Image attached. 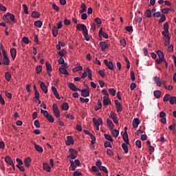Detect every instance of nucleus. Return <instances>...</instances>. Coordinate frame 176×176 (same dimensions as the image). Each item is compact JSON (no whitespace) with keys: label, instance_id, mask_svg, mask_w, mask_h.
<instances>
[{"label":"nucleus","instance_id":"1","mask_svg":"<svg viewBox=\"0 0 176 176\" xmlns=\"http://www.w3.org/2000/svg\"><path fill=\"white\" fill-rule=\"evenodd\" d=\"M3 64H4V65H9L10 60H9V58H8V54L5 50H3Z\"/></svg>","mask_w":176,"mask_h":176},{"label":"nucleus","instance_id":"2","mask_svg":"<svg viewBox=\"0 0 176 176\" xmlns=\"http://www.w3.org/2000/svg\"><path fill=\"white\" fill-rule=\"evenodd\" d=\"M52 111L56 116V118H60V109H58V107H57L56 104H54L52 105Z\"/></svg>","mask_w":176,"mask_h":176},{"label":"nucleus","instance_id":"3","mask_svg":"<svg viewBox=\"0 0 176 176\" xmlns=\"http://www.w3.org/2000/svg\"><path fill=\"white\" fill-rule=\"evenodd\" d=\"M114 103H115L116 111L118 112V113H119V112H122V111H123V107H122V104L119 102V100H115Z\"/></svg>","mask_w":176,"mask_h":176},{"label":"nucleus","instance_id":"4","mask_svg":"<svg viewBox=\"0 0 176 176\" xmlns=\"http://www.w3.org/2000/svg\"><path fill=\"white\" fill-rule=\"evenodd\" d=\"M31 142L34 146V148H35L36 151H37V152H38L39 153H42L43 152V148H42L41 146L36 144V143H35V142H34V141H32Z\"/></svg>","mask_w":176,"mask_h":176},{"label":"nucleus","instance_id":"5","mask_svg":"<svg viewBox=\"0 0 176 176\" xmlns=\"http://www.w3.org/2000/svg\"><path fill=\"white\" fill-rule=\"evenodd\" d=\"M68 87H69V89H70V90H72L73 91H80V89H78V87H76L75 84H74L72 82H69L68 84Z\"/></svg>","mask_w":176,"mask_h":176},{"label":"nucleus","instance_id":"6","mask_svg":"<svg viewBox=\"0 0 176 176\" xmlns=\"http://www.w3.org/2000/svg\"><path fill=\"white\" fill-rule=\"evenodd\" d=\"M99 36H103L105 39H108L109 38V36H108V34L105 33V32L102 31V28H100L99 32H98Z\"/></svg>","mask_w":176,"mask_h":176},{"label":"nucleus","instance_id":"7","mask_svg":"<svg viewBox=\"0 0 176 176\" xmlns=\"http://www.w3.org/2000/svg\"><path fill=\"white\" fill-rule=\"evenodd\" d=\"M99 46L101 47L102 52H104V50H106V49H108V47H109V45L107 44L105 41H101L99 43Z\"/></svg>","mask_w":176,"mask_h":176},{"label":"nucleus","instance_id":"8","mask_svg":"<svg viewBox=\"0 0 176 176\" xmlns=\"http://www.w3.org/2000/svg\"><path fill=\"white\" fill-rule=\"evenodd\" d=\"M74 138L72 136H67V141H66V145L67 146H69V145H74Z\"/></svg>","mask_w":176,"mask_h":176},{"label":"nucleus","instance_id":"9","mask_svg":"<svg viewBox=\"0 0 176 176\" xmlns=\"http://www.w3.org/2000/svg\"><path fill=\"white\" fill-rule=\"evenodd\" d=\"M4 160L6 163H7V164H9L10 166H13V164H14V163H13V160H12V157H10V156H6L4 158Z\"/></svg>","mask_w":176,"mask_h":176},{"label":"nucleus","instance_id":"10","mask_svg":"<svg viewBox=\"0 0 176 176\" xmlns=\"http://www.w3.org/2000/svg\"><path fill=\"white\" fill-rule=\"evenodd\" d=\"M10 53L11 54V57L13 60H14V58H16V56L17 54V50H16V48H11L10 50Z\"/></svg>","mask_w":176,"mask_h":176},{"label":"nucleus","instance_id":"11","mask_svg":"<svg viewBox=\"0 0 176 176\" xmlns=\"http://www.w3.org/2000/svg\"><path fill=\"white\" fill-rule=\"evenodd\" d=\"M82 97H89L90 96V91L87 89H80Z\"/></svg>","mask_w":176,"mask_h":176},{"label":"nucleus","instance_id":"12","mask_svg":"<svg viewBox=\"0 0 176 176\" xmlns=\"http://www.w3.org/2000/svg\"><path fill=\"white\" fill-rule=\"evenodd\" d=\"M6 17H9L11 21H13V23H16L14 22V14L10 12H7L6 14L3 16V19H6Z\"/></svg>","mask_w":176,"mask_h":176},{"label":"nucleus","instance_id":"13","mask_svg":"<svg viewBox=\"0 0 176 176\" xmlns=\"http://www.w3.org/2000/svg\"><path fill=\"white\" fill-rule=\"evenodd\" d=\"M40 87L45 94H47V87L45 85V82H41Z\"/></svg>","mask_w":176,"mask_h":176},{"label":"nucleus","instance_id":"14","mask_svg":"<svg viewBox=\"0 0 176 176\" xmlns=\"http://www.w3.org/2000/svg\"><path fill=\"white\" fill-rule=\"evenodd\" d=\"M122 138L124 142L126 144V145H129V144H130V142H129V135L127 134V131L124 132Z\"/></svg>","mask_w":176,"mask_h":176},{"label":"nucleus","instance_id":"15","mask_svg":"<svg viewBox=\"0 0 176 176\" xmlns=\"http://www.w3.org/2000/svg\"><path fill=\"white\" fill-rule=\"evenodd\" d=\"M43 170L45 171H47V173H50L52 168H50V166L47 163H43Z\"/></svg>","mask_w":176,"mask_h":176},{"label":"nucleus","instance_id":"16","mask_svg":"<svg viewBox=\"0 0 176 176\" xmlns=\"http://www.w3.org/2000/svg\"><path fill=\"white\" fill-rule=\"evenodd\" d=\"M111 104V100H109V97L104 96L103 97V105L107 106Z\"/></svg>","mask_w":176,"mask_h":176},{"label":"nucleus","instance_id":"17","mask_svg":"<svg viewBox=\"0 0 176 176\" xmlns=\"http://www.w3.org/2000/svg\"><path fill=\"white\" fill-rule=\"evenodd\" d=\"M24 164L25 167H30L31 166V157H28L24 160Z\"/></svg>","mask_w":176,"mask_h":176},{"label":"nucleus","instance_id":"18","mask_svg":"<svg viewBox=\"0 0 176 176\" xmlns=\"http://www.w3.org/2000/svg\"><path fill=\"white\" fill-rule=\"evenodd\" d=\"M107 124H108L110 130L113 129V127H115L113 122H112V120H111L109 118L107 119Z\"/></svg>","mask_w":176,"mask_h":176},{"label":"nucleus","instance_id":"19","mask_svg":"<svg viewBox=\"0 0 176 176\" xmlns=\"http://www.w3.org/2000/svg\"><path fill=\"white\" fill-rule=\"evenodd\" d=\"M154 82L156 83L158 87H160V86H162V81H160V78L155 76L154 78Z\"/></svg>","mask_w":176,"mask_h":176},{"label":"nucleus","instance_id":"20","mask_svg":"<svg viewBox=\"0 0 176 176\" xmlns=\"http://www.w3.org/2000/svg\"><path fill=\"white\" fill-rule=\"evenodd\" d=\"M138 124H140V119L134 118L133 120V126L134 128L138 127Z\"/></svg>","mask_w":176,"mask_h":176},{"label":"nucleus","instance_id":"21","mask_svg":"<svg viewBox=\"0 0 176 176\" xmlns=\"http://www.w3.org/2000/svg\"><path fill=\"white\" fill-rule=\"evenodd\" d=\"M81 10H80V13H85L86 12V9H87V6L85 3H82L80 5Z\"/></svg>","mask_w":176,"mask_h":176},{"label":"nucleus","instance_id":"22","mask_svg":"<svg viewBox=\"0 0 176 176\" xmlns=\"http://www.w3.org/2000/svg\"><path fill=\"white\" fill-rule=\"evenodd\" d=\"M102 108V103L100 100H98V104L95 106V111H98Z\"/></svg>","mask_w":176,"mask_h":176},{"label":"nucleus","instance_id":"23","mask_svg":"<svg viewBox=\"0 0 176 176\" xmlns=\"http://www.w3.org/2000/svg\"><path fill=\"white\" fill-rule=\"evenodd\" d=\"M41 14L39 12H38V11H33L32 12V17L33 19H38V17H40Z\"/></svg>","mask_w":176,"mask_h":176},{"label":"nucleus","instance_id":"24","mask_svg":"<svg viewBox=\"0 0 176 176\" xmlns=\"http://www.w3.org/2000/svg\"><path fill=\"white\" fill-rule=\"evenodd\" d=\"M43 25V23L41 21H34V26L37 28H42V25Z\"/></svg>","mask_w":176,"mask_h":176},{"label":"nucleus","instance_id":"25","mask_svg":"<svg viewBox=\"0 0 176 176\" xmlns=\"http://www.w3.org/2000/svg\"><path fill=\"white\" fill-rule=\"evenodd\" d=\"M58 34V29L57 28V27L53 26V28H52L53 36H54L56 38V36H57Z\"/></svg>","mask_w":176,"mask_h":176},{"label":"nucleus","instance_id":"26","mask_svg":"<svg viewBox=\"0 0 176 176\" xmlns=\"http://www.w3.org/2000/svg\"><path fill=\"white\" fill-rule=\"evenodd\" d=\"M157 54L159 58H160L161 60H165L164 54H163V52L158 50V51H157Z\"/></svg>","mask_w":176,"mask_h":176},{"label":"nucleus","instance_id":"27","mask_svg":"<svg viewBox=\"0 0 176 176\" xmlns=\"http://www.w3.org/2000/svg\"><path fill=\"white\" fill-rule=\"evenodd\" d=\"M110 130H111V132L112 133L113 137H115L116 138V137L119 135V131H117L116 129H113V128Z\"/></svg>","mask_w":176,"mask_h":176},{"label":"nucleus","instance_id":"28","mask_svg":"<svg viewBox=\"0 0 176 176\" xmlns=\"http://www.w3.org/2000/svg\"><path fill=\"white\" fill-rule=\"evenodd\" d=\"M145 16L146 17L151 19V17H152V10H151V9L146 10L145 12Z\"/></svg>","mask_w":176,"mask_h":176},{"label":"nucleus","instance_id":"29","mask_svg":"<svg viewBox=\"0 0 176 176\" xmlns=\"http://www.w3.org/2000/svg\"><path fill=\"white\" fill-rule=\"evenodd\" d=\"M59 72H60V74H63V75H69L68 71H67V69L64 67H60Z\"/></svg>","mask_w":176,"mask_h":176},{"label":"nucleus","instance_id":"30","mask_svg":"<svg viewBox=\"0 0 176 176\" xmlns=\"http://www.w3.org/2000/svg\"><path fill=\"white\" fill-rule=\"evenodd\" d=\"M169 102L171 105H174L176 102V97L175 96H170L169 98Z\"/></svg>","mask_w":176,"mask_h":176},{"label":"nucleus","instance_id":"31","mask_svg":"<svg viewBox=\"0 0 176 176\" xmlns=\"http://www.w3.org/2000/svg\"><path fill=\"white\" fill-rule=\"evenodd\" d=\"M62 109L63 111H68V109H69V106L68 105V103L63 102L62 104Z\"/></svg>","mask_w":176,"mask_h":176},{"label":"nucleus","instance_id":"32","mask_svg":"<svg viewBox=\"0 0 176 176\" xmlns=\"http://www.w3.org/2000/svg\"><path fill=\"white\" fill-rule=\"evenodd\" d=\"M122 148L124 151L125 153H129V146L126 143H122Z\"/></svg>","mask_w":176,"mask_h":176},{"label":"nucleus","instance_id":"33","mask_svg":"<svg viewBox=\"0 0 176 176\" xmlns=\"http://www.w3.org/2000/svg\"><path fill=\"white\" fill-rule=\"evenodd\" d=\"M162 96V91L157 90L154 91V96L155 97V98H160Z\"/></svg>","mask_w":176,"mask_h":176},{"label":"nucleus","instance_id":"34","mask_svg":"<svg viewBox=\"0 0 176 176\" xmlns=\"http://www.w3.org/2000/svg\"><path fill=\"white\" fill-rule=\"evenodd\" d=\"M168 22H166L164 24V31H162V32H166L167 34H168L169 31H168Z\"/></svg>","mask_w":176,"mask_h":176},{"label":"nucleus","instance_id":"35","mask_svg":"<svg viewBox=\"0 0 176 176\" xmlns=\"http://www.w3.org/2000/svg\"><path fill=\"white\" fill-rule=\"evenodd\" d=\"M45 67L47 72L50 71V72H52V65H50L49 61L45 62Z\"/></svg>","mask_w":176,"mask_h":176},{"label":"nucleus","instance_id":"36","mask_svg":"<svg viewBox=\"0 0 176 176\" xmlns=\"http://www.w3.org/2000/svg\"><path fill=\"white\" fill-rule=\"evenodd\" d=\"M58 56L60 57H64L67 54V50H62L58 52Z\"/></svg>","mask_w":176,"mask_h":176},{"label":"nucleus","instance_id":"37","mask_svg":"<svg viewBox=\"0 0 176 176\" xmlns=\"http://www.w3.org/2000/svg\"><path fill=\"white\" fill-rule=\"evenodd\" d=\"M107 67L109 68V69H111V71H113L114 67H113V63L112 61H109V63L106 65Z\"/></svg>","mask_w":176,"mask_h":176},{"label":"nucleus","instance_id":"38","mask_svg":"<svg viewBox=\"0 0 176 176\" xmlns=\"http://www.w3.org/2000/svg\"><path fill=\"white\" fill-rule=\"evenodd\" d=\"M5 78L8 82H10V79L12 78V75H10V73L6 72L5 73Z\"/></svg>","mask_w":176,"mask_h":176},{"label":"nucleus","instance_id":"39","mask_svg":"<svg viewBox=\"0 0 176 176\" xmlns=\"http://www.w3.org/2000/svg\"><path fill=\"white\" fill-rule=\"evenodd\" d=\"M105 140L107 141H110V142H112L113 141V139H112V136L108 134H104V135Z\"/></svg>","mask_w":176,"mask_h":176},{"label":"nucleus","instance_id":"40","mask_svg":"<svg viewBox=\"0 0 176 176\" xmlns=\"http://www.w3.org/2000/svg\"><path fill=\"white\" fill-rule=\"evenodd\" d=\"M109 93H110L113 97L116 96V90H115L113 88L109 89Z\"/></svg>","mask_w":176,"mask_h":176},{"label":"nucleus","instance_id":"41","mask_svg":"<svg viewBox=\"0 0 176 176\" xmlns=\"http://www.w3.org/2000/svg\"><path fill=\"white\" fill-rule=\"evenodd\" d=\"M87 71L88 72V78L90 79V80H93L92 74H91V69L90 68L87 67Z\"/></svg>","mask_w":176,"mask_h":176},{"label":"nucleus","instance_id":"42","mask_svg":"<svg viewBox=\"0 0 176 176\" xmlns=\"http://www.w3.org/2000/svg\"><path fill=\"white\" fill-rule=\"evenodd\" d=\"M85 25V24H81V23L77 24L76 29L78 30V31H82V30H83Z\"/></svg>","mask_w":176,"mask_h":176},{"label":"nucleus","instance_id":"43","mask_svg":"<svg viewBox=\"0 0 176 176\" xmlns=\"http://www.w3.org/2000/svg\"><path fill=\"white\" fill-rule=\"evenodd\" d=\"M46 119L50 122V123H53L54 122V118H53V116L50 114L47 117Z\"/></svg>","mask_w":176,"mask_h":176},{"label":"nucleus","instance_id":"44","mask_svg":"<svg viewBox=\"0 0 176 176\" xmlns=\"http://www.w3.org/2000/svg\"><path fill=\"white\" fill-rule=\"evenodd\" d=\"M22 6L23 8L24 13H25V14H29L30 12H28V7L27 6V5L23 4Z\"/></svg>","mask_w":176,"mask_h":176},{"label":"nucleus","instance_id":"45","mask_svg":"<svg viewBox=\"0 0 176 176\" xmlns=\"http://www.w3.org/2000/svg\"><path fill=\"white\" fill-rule=\"evenodd\" d=\"M83 67L82 66H77L73 69L74 72H78V71H82Z\"/></svg>","mask_w":176,"mask_h":176},{"label":"nucleus","instance_id":"46","mask_svg":"<svg viewBox=\"0 0 176 176\" xmlns=\"http://www.w3.org/2000/svg\"><path fill=\"white\" fill-rule=\"evenodd\" d=\"M92 122L94 124V126H100V122L99 120L96 118H92Z\"/></svg>","mask_w":176,"mask_h":176},{"label":"nucleus","instance_id":"47","mask_svg":"<svg viewBox=\"0 0 176 176\" xmlns=\"http://www.w3.org/2000/svg\"><path fill=\"white\" fill-rule=\"evenodd\" d=\"M41 113H43V115H44V116L47 118V117H48L50 116L49 112H47V111L46 110H43L41 109Z\"/></svg>","mask_w":176,"mask_h":176},{"label":"nucleus","instance_id":"48","mask_svg":"<svg viewBox=\"0 0 176 176\" xmlns=\"http://www.w3.org/2000/svg\"><path fill=\"white\" fill-rule=\"evenodd\" d=\"M164 21H166V15H164V14H163L161 16L159 23H160V24H162V23H164Z\"/></svg>","mask_w":176,"mask_h":176},{"label":"nucleus","instance_id":"49","mask_svg":"<svg viewBox=\"0 0 176 176\" xmlns=\"http://www.w3.org/2000/svg\"><path fill=\"white\" fill-rule=\"evenodd\" d=\"M170 101V95L168 94H166L164 96V99L163 101L164 102H167V101Z\"/></svg>","mask_w":176,"mask_h":176},{"label":"nucleus","instance_id":"50","mask_svg":"<svg viewBox=\"0 0 176 176\" xmlns=\"http://www.w3.org/2000/svg\"><path fill=\"white\" fill-rule=\"evenodd\" d=\"M104 148H112V144L109 141H106L104 143Z\"/></svg>","mask_w":176,"mask_h":176},{"label":"nucleus","instance_id":"51","mask_svg":"<svg viewBox=\"0 0 176 176\" xmlns=\"http://www.w3.org/2000/svg\"><path fill=\"white\" fill-rule=\"evenodd\" d=\"M99 170L100 171H103V173H106V174H108V169H107V167L105 166H100V168H99Z\"/></svg>","mask_w":176,"mask_h":176},{"label":"nucleus","instance_id":"52","mask_svg":"<svg viewBox=\"0 0 176 176\" xmlns=\"http://www.w3.org/2000/svg\"><path fill=\"white\" fill-rule=\"evenodd\" d=\"M162 35L166 38V39H170V34L169 33L165 32H162Z\"/></svg>","mask_w":176,"mask_h":176},{"label":"nucleus","instance_id":"53","mask_svg":"<svg viewBox=\"0 0 176 176\" xmlns=\"http://www.w3.org/2000/svg\"><path fill=\"white\" fill-rule=\"evenodd\" d=\"M69 152L71 153V155H78V151L74 148H70Z\"/></svg>","mask_w":176,"mask_h":176},{"label":"nucleus","instance_id":"54","mask_svg":"<svg viewBox=\"0 0 176 176\" xmlns=\"http://www.w3.org/2000/svg\"><path fill=\"white\" fill-rule=\"evenodd\" d=\"M36 74H41L42 72V65H38L36 68Z\"/></svg>","mask_w":176,"mask_h":176},{"label":"nucleus","instance_id":"55","mask_svg":"<svg viewBox=\"0 0 176 176\" xmlns=\"http://www.w3.org/2000/svg\"><path fill=\"white\" fill-rule=\"evenodd\" d=\"M34 126H36V129H39L41 127V124L39 122V120H36L34 122Z\"/></svg>","mask_w":176,"mask_h":176},{"label":"nucleus","instance_id":"56","mask_svg":"<svg viewBox=\"0 0 176 176\" xmlns=\"http://www.w3.org/2000/svg\"><path fill=\"white\" fill-rule=\"evenodd\" d=\"M66 118L67 119H70V120H74V119H75V116H74V115H72V113H69L66 116Z\"/></svg>","mask_w":176,"mask_h":176},{"label":"nucleus","instance_id":"57","mask_svg":"<svg viewBox=\"0 0 176 176\" xmlns=\"http://www.w3.org/2000/svg\"><path fill=\"white\" fill-rule=\"evenodd\" d=\"M91 170L94 171V173H98L100 171V169L97 168V166H93L91 167Z\"/></svg>","mask_w":176,"mask_h":176},{"label":"nucleus","instance_id":"58","mask_svg":"<svg viewBox=\"0 0 176 176\" xmlns=\"http://www.w3.org/2000/svg\"><path fill=\"white\" fill-rule=\"evenodd\" d=\"M94 21L96 24H102V21H101V19L97 17L94 19Z\"/></svg>","mask_w":176,"mask_h":176},{"label":"nucleus","instance_id":"59","mask_svg":"<svg viewBox=\"0 0 176 176\" xmlns=\"http://www.w3.org/2000/svg\"><path fill=\"white\" fill-rule=\"evenodd\" d=\"M102 164V163H101V160H98V161L96 162V167H97L98 168H101Z\"/></svg>","mask_w":176,"mask_h":176},{"label":"nucleus","instance_id":"60","mask_svg":"<svg viewBox=\"0 0 176 176\" xmlns=\"http://www.w3.org/2000/svg\"><path fill=\"white\" fill-rule=\"evenodd\" d=\"M64 24H65V25H71V21H69L67 18H65Z\"/></svg>","mask_w":176,"mask_h":176},{"label":"nucleus","instance_id":"61","mask_svg":"<svg viewBox=\"0 0 176 176\" xmlns=\"http://www.w3.org/2000/svg\"><path fill=\"white\" fill-rule=\"evenodd\" d=\"M170 8H163L162 10V13H164V14H167L170 12Z\"/></svg>","mask_w":176,"mask_h":176},{"label":"nucleus","instance_id":"62","mask_svg":"<svg viewBox=\"0 0 176 176\" xmlns=\"http://www.w3.org/2000/svg\"><path fill=\"white\" fill-rule=\"evenodd\" d=\"M90 138H91V144L92 145H94V144H96V137L92 135L90 136Z\"/></svg>","mask_w":176,"mask_h":176},{"label":"nucleus","instance_id":"63","mask_svg":"<svg viewBox=\"0 0 176 176\" xmlns=\"http://www.w3.org/2000/svg\"><path fill=\"white\" fill-rule=\"evenodd\" d=\"M80 101L81 102L85 103V102H89V98H83L80 97Z\"/></svg>","mask_w":176,"mask_h":176},{"label":"nucleus","instance_id":"64","mask_svg":"<svg viewBox=\"0 0 176 176\" xmlns=\"http://www.w3.org/2000/svg\"><path fill=\"white\" fill-rule=\"evenodd\" d=\"M137 87V85L135 84V82H131L130 85L131 90H134Z\"/></svg>","mask_w":176,"mask_h":176}]
</instances>
